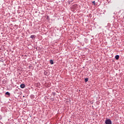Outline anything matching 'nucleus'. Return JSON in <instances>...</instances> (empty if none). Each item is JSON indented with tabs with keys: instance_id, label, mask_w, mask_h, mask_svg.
<instances>
[{
	"instance_id": "39448f33",
	"label": "nucleus",
	"mask_w": 124,
	"mask_h": 124,
	"mask_svg": "<svg viewBox=\"0 0 124 124\" xmlns=\"http://www.w3.org/2000/svg\"><path fill=\"white\" fill-rule=\"evenodd\" d=\"M50 63H51V64H54V61H53L52 60H50Z\"/></svg>"
},
{
	"instance_id": "423d86ee",
	"label": "nucleus",
	"mask_w": 124,
	"mask_h": 124,
	"mask_svg": "<svg viewBox=\"0 0 124 124\" xmlns=\"http://www.w3.org/2000/svg\"><path fill=\"white\" fill-rule=\"evenodd\" d=\"M88 81H89V78H85V81L87 82H88Z\"/></svg>"
},
{
	"instance_id": "f03ea898",
	"label": "nucleus",
	"mask_w": 124,
	"mask_h": 124,
	"mask_svg": "<svg viewBox=\"0 0 124 124\" xmlns=\"http://www.w3.org/2000/svg\"><path fill=\"white\" fill-rule=\"evenodd\" d=\"M36 37V36L35 35H32L30 36V38H31L32 39H33V38H35Z\"/></svg>"
},
{
	"instance_id": "7ed1b4c3",
	"label": "nucleus",
	"mask_w": 124,
	"mask_h": 124,
	"mask_svg": "<svg viewBox=\"0 0 124 124\" xmlns=\"http://www.w3.org/2000/svg\"><path fill=\"white\" fill-rule=\"evenodd\" d=\"M25 87V85L24 84H22L20 85V88H21V89H24Z\"/></svg>"
},
{
	"instance_id": "20e7f679",
	"label": "nucleus",
	"mask_w": 124,
	"mask_h": 124,
	"mask_svg": "<svg viewBox=\"0 0 124 124\" xmlns=\"http://www.w3.org/2000/svg\"><path fill=\"white\" fill-rule=\"evenodd\" d=\"M115 59H116V60H119V59H120V56H119V55H116L115 56Z\"/></svg>"
},
{
	"instance_id": "0eeeda50",
	"label": "nucleus",
	"mask_w": 124,
	"mask_h": 124,
	"mask_svg": "<svg viewBox=\"0 0 124 124\" xmlns=\"http://www.w3.org/2000/svg\"><path fill=\"white\" fill-rule=\"evenodd\" d=\"M5 94H6L7 95H10V93H9V92H7L5 93Z\"/></svg>"
},
{
	"instance_id": "f257e3e1",
	"label": "nucleus",
	"mask_w": 124,
	"mask_h": 124,
	"mask_svg": "<svg viewBox=\"0 0 124 124\" xmlns=\"http://www.w3.org/2000/svg\"><path fill=\"white\" fill-rule=\"evenodd\" d=\"M106 124H112V121L110 120V119H107L105 121Z\"/></svg>"
},
{
	"instance_id": "6e6552de",
	"label": "nucleus",
	"mask_w": 124,
	"mask_h": 124,
	"mask_svg": "<svg viewBox=\"0 0 124 124\" xmlns=\"http://www.w3.org/2000/svg\"><path fill=\"white\" fill-rule=\"evenodd\" d=\"M92 3H93L94 4V5L95 4V1H93L92 2Z\"/></svg>"
}]
</instances>
